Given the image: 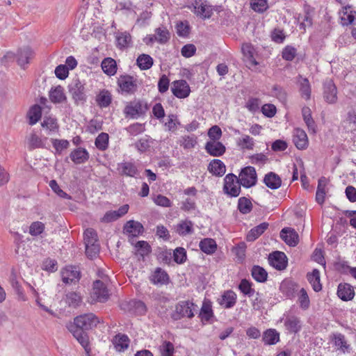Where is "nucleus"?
Masks as SVG:
<instances>
[{"instance_id":"nucleus-1","label":"nucleus","mask_w":356,"mask_h":356,"mask_svg":"<svg viewBox=\"0 0 356 356\" xmlns=\"http://www.w3.org/2000/svg\"><path fill=\"white\" fill-rule=\"evenodd\" d=\"M108 277H102V280H96L93 283L91 293L92 301L104 302L109 298V292L107 289Z\"/></svg>"},{"instance_id":"nucleus-2","label":"nucleus","mask_w":356,"mask_h":356,"mask_svg":"<svg viewBox=\"0 0 356 356\" xmlns=\"http://www.w3.org/2000/svg\"><path fill=\"white\" fill-rule=\"evenodd\" d=\"M240 181L234 174H228L224 179L223 191L230 197H238L241 193Z\"/></svg>"},{"instance_id":"nucleus-3","label":"nucleus","mask_w":356,"mask_h":356,"mask_svg":"<svg viewBox=\"0 0 356 356\" xmlns=\"http://www.w3.org/2000/svg\"><path fill=\"white\" fill-rule=\"evenodd\" d=\"M99 323L98 317L92 313L82 314L74 319V323L76 326L86 330L95 327Z\"/></svg>"},{"instance_id":"nucleus-4","label":"nucleus","mask_w":356,"mask_h":356,"mask_svg":"<svg viewBox=\"0 0 356 356\" xmlns=\"http://www.w3.org/2000/svg\"><path fill=\"white\" fill-rule=\"evenodd\" d=\"M240 184L245 188H250L257 183V176L254 167L247 166L243 168L238 177Z\"/></svg>"},{"instance_id":"nucleus-5","label":"nucleus","mask_w":356,"mask_h":356,"mask_svg":"<svg viewBox=\"0 0 356 356\" xmlns=\"http://www.w3.org/2000/svg\"><path fill=\"white\" fill-rule=\"evenodd\" d=\"M68 88L70 93L76 103L83 102L86 100L84 84L79 79H73Z\"/></svg>"},{"instance_id":"nucleus-6","label":"nucleus","mask_w":356,"mask_h":356,"mask_svg":"<svg viewBox=\"0 0 356 356\" xmlns=\"http://www.w3.org/2000/svg\"><path fill=\"white\" fill-rule=\"evenodd\" d=\"M147 110V106L146 104H144L140 101H135L130 102L126 106L124 113L126 117H130L135 119L143 115Z\"/></svg>"},{"instance_id":"nucleus-7","label":"nucleus","mask_w":356,"mask_h":356,"mask_svg":"<svg viewBox=\"0 0 356 356\" xmlns=\"http://www.w3.org/2000/svg\"><path fill=\"white\" fill-rule=\"evenodd\" d=\"M196 307L197 306L190 301L179 302L176 305V314L175 318L179 319L184 317H187L189 318H193L194 316L193 311L195 309Z\"/></svg>"},{"instance_id":"nucleus-8","label":"nucleus","mask_w":356,"mask_h":356,"mask_svg":"<svg viewBox=\"0 0 356 356\" xmlns=\"http://www.w3.org/2000/svg\"><path fill=\"white\" fill-rule=\"evenodd\" d=\"M268 261L273 268L282 270L287 266V258L284 252L276 251L269 254Z\"/></svg>"},{"instance_id":"nucleus-9","label":"nucleus","mask_w":356,"mask_h":356,"mask_svg":"<svg viewBox=\"0 0 356 356\" xmlns=\"http://www.w3.org/2000/svg\"><path fill=\"white\" fill-rule=\"evenodd\" d=\"M172 92L177 98L187 97L191 92L189 85L185 80H178L172 83Z\"/></svg>"},{"instance_id":"nucleus-10","label":"nucleus","mask_w":356,"mask_h":356,"mask_svg":"<svg viewBox=\"0 0 356 356\" xmlns=\"http://www.w3.org/2000/svg\"><path fill=\"white\" fill-rule=\"evenodd\" d=\"M68 330L72 333L73 336L79 341V343L88 351V347L89 345L88 336L85 332L86 330L81 329L76 326L74 323L70 324L67 326Z\"/></svg>"},{"instance_id":"nucleus-11","label":"nucleus","mask_w":356,"mask_h":356,"mask_svg":"<svg viewBox=\"0 0 356 356\" xmlns=\"http://www.w3.org/2000/svg\"><path fill=\"white\" fill-rule=\"evenodd\" d=\"M61 276L65 284L76 283L80 279V272L75 266H67L62 270Z\"/></svg>"},{"instance_id":"nucleus-12","label":"nucleus","mask_w":356,"mask_h":356,"mask_svg":"<svg viewBox=\"0 0 356 356\" xmlns=\"http://www.w3.org/2000/svg\"><path fill=\"white\" fill-rule=\"evenodd\" d=\"M293 142L298 149H305L309 145V140L305 131L301 129H295L293 133Z\"/></svg>"},{"instance_id":"nucleus-13","label":"nucleus","mask_w":356,"mask_h":356,"mask_svg":"<svg viewBox=\"0 0 356 356\" xmlns=\"http://www.w3.org/2000/svg\"><path fill=\"white\" fill-rule=\"evenodd\" d=\"M323 97L328 104H335L337 101V90L332 80L324 83Z\"/></svg>"},{"instance_id":"nucleus-14","label":"nucleus","mask_w":356,"mask_h":356,"mask_svg":"<svg viewBox=\"0 0 356 356\" xmlns=\"http://www.w3.org/2000/svg\"><path fill=\"white\" fill-rule=\"evenodd\" d=\"M280 238L289 246L295 247L298 245L299 237L295 229L284 227L280 232Z\"/></svg>"},{"instance_id":"nucleus-15","label":"nucleus","mask_w":356,"mask_h":356,"mask_svg":"<svg viewBox=\"0 0 356 356\" xmlns=\"http://www.w3.org/2000/svg\"><path fill=\"white\" fill-rule=\"evenodd\" d=\"M205 149L211 156H220L225 152L226 149L222 143L209 140L206 143Z\"/></svg>"},{"instance_id":"nucleus-16","label":"nucleus","mask_w":356,"mask_h":356,"mask_svg":"<svg viewBox=\"0 0 356 356\" xmlns=\"http://www.w3.org/2000/svg\"><path fill=\"white\" fill-rule=\"evenodd\" d=\"M337 295L343 301L350 300L354 298L353 288L348 284L341 283L338 286Z\"/></svg>"},{"instance_id":"nucleus-17","label":"nucleus","mask_w":356,"mask_h":356,"mask_svg":"<svg viewBox=\"0 0 356 356\" xmlns=\"http://www.w3.org/2000/svg\"><path fill=\"white\" fill-rule=\"evenodd\" d=\"M33 54L32 49L28 47L19 49L17 54V62L18 65L22 67H24L33 57Z\"/></svg>"},{"instance_id":"nucleus-18","label":"nucleus","mask_w":356,"mask_h":356,"mask_svg":"<svg viewBox=\"0 0 356 356\" xmlns=\"http://www.w3.org/2000/svg\"><path fill=\"white\" fill-rule=\"evenodd\" d=\"M149 280L154 284L163 285L168 282L169 277L165 270L161 268H157L149 277Z\"/></svg>"},{"instance_id":"nucleus-19","label":"nucleus","mask_w":356,"mask_h":356,"mask_svg":"<svg viewBox=\"0 0 356 356\" xmlns=\"http://www.w3.org/2000/svg\"><path fill=\"white\" fill-rule=\"evenodd\" d=\"M331 339L334 345L343 353L350 352V346L348 343L345 336L341 333H333Z\"/></svg>"},{"instance_id":"nucleus-20","label":"nucleus","mask_w":356,"mask_h":356,"mask_svg":"<svg viewBox=\"0 0 356 356\" xmlns=\"http://www.w3.org/2000/svg\"><path fill=\"white\" fill-rule=\"evenodd\" d=\"M264 182L267 187L273 190L279 188L282 185V179L280 176L273 172L265 175Z\"/></svg>"},{"instance_id":"nucleus-21","label":"nucleus","mask_w":356,"mask_h":356,"mask_svg":"<svg viewBox=\"0 0 356 356\" xmlns=\"http://www.w3.org/2000/svg\"><path fill=\"white\" fill-rule=\"evenodd\" d=\"M70 156L75 164H81L88 160L89 154L86 149L79 147L73 150Z\"/></svg>"},{"instance_id":"nucleus-22","label":"nucleus","mask_w":356,"mask_h":356,"mask_svg":"<svg viewBox=\"0 0 356 356\" xmlns=\"http://www.w3.org/2000/svg\"><path fill=\"white\" fill-rule=\"evenodd\" d=\"M130 340L129 337L122 334H117L113 339V344L118 352H123L128 348Z\"/></svg>"},{"instance_id":"nucleus-23","label":"nucleus","mask_w":356,"mask_h":356,"mask_svg":"<svg viewBox=\"0 0 356 356\" xmlns=\"http://www.w3.org/2000/svg\"><path fill=\"white\" fill-rule=\"evenodd\" d=\"M124 232L131 236H137L143 231L141 223L134 220L128 221L124 227Z\"/></svg>"},{"instance_id":"nucleus-24","label":"nucleus","mask_w":356,"mask_h":356,"mask_svg":"<svg viewBox=\"0 0 356 356\" xmlns=\"http://www.w3.org/2000/svg\"><path fill=\"white\" fill-rule=\"evenodd\" d=\"M208 170L216 176L222 177L226 172V168L222 161L213 159L209 164Z\"/></svg>"},{"instance_id":"nucleus-25","label":"nucleus","mask_w":356,"mask_h":356,"mask_svg":"<svg viewBox=\"0 0 356 356\" xmlns=\"http://www.w3.org/2000/svg\"><path fill=\"white\" fill-rule=\"evenodd\" d=\"M236 302V294L232 291H227L222 296L219 303L226 309L232 308Z\"/></svg>"},{"instance_id":"nucleus-26","label":"nucleus","mask_w":356,"mask_h":356,"mask_svg":"<svg viewBox=\"0 0 356 356\" xmlns=\"http://www.w3.org/2000/svg\"><path fill=\"white\" fill-rule=\"evenodd\" d=\"M284 326L289 332L296 333L301 329L300 321L295 316H288L284 321Z\"/></svg>"},{"instance_id":"nucleus-27","label":"nucleus","mask_w":356,"mask_h":356,"mask_svg":"<svg viewBox=\"0 0 356 356\" xmlns=\"http://www.w3.org/2000/svg\"><path fill=\"white\" fill-rule=\"evenodd\" d=\"M121 90L126 92H134L136 90V81L131 76H125L119 81Z\"/></svg>"},{"instance_id":"nucleus-28","label":"nucleus","mask_w":356,"mask_h":356,"mask_svg":"<svg viewBox=\"0 0 356 356\" xmlns=\"http://www.w3.org/2000/svg\"><path fill=\"white\" fill-rule=\"evenodd\" d=\"M118 170L120 175L129 177H134L138 172V170L134 164L129 162L119 163Z\"/></svg>"},{"instance_id":"nucleus-29","label":"nucleus","mask_w":356,"mask_h":356,"mask_svg":"<svg viewBox=\"0 0 356 356\" xmlns=\"http://www.w3.org/2000/svg\"><path fill=\"white\" fill-rule=\"evenodd\" d=\"M268 222H262L250 230L247 235L248 241H254L260 236L268 227Z\"/></svg>"},{"instance_id":"nucleus-30","label":"nucleus","mask_w":356,"mask_h":356,"mask_svg":"<svg viewBox=\"0 0 356 356\" xmlns=\"http://www.w3.org/2000/svg\"><path fill=\"white\" fill-rule=\"evenodd\" d=\"M194 8L195 14L202 19L209 18L213 14V10L211 6L202 3H199L196 2Z\"/></svg>"},{"instance_id":"nucleus-31","label":"nucleus","mask_w":356,"mask_h":356,"mask_svg":"<svg viewBox=\"0 0 356 356\" xmlns=\"http://www.w3.org/2000/svg\"><path fill=\"white\" fill-rule=\"evenodd\" d=\"M262 340L266 345H274L280 341V334L275 329H268L263 333Z\"/></svg>"},{"instance_id":"nucleus-32","label":"nucleus","mask_w":356,"mask_h":356,"mask_svg":"<svg viewBox=\"0 0 356 356\" xmlns=\"http://www.w3.org/2000/svg\"><path fill=\"white\" fill-rule=\"evenodd\" d=\"M49 98L54 103L63 102L66 99L63 88L60 86H58L52 88L49 92Z\"/></svg>"},{"instance_id":"nucleus-33","label":"nucleus","mask_w":356,"mask_h":356,"mask_svg":"<svg viewBox=\"0 0 356 356\" xmlns=\"http://www.w3.org/2000/svg\"><path fill=\"white\" fill-rule=\"evenodd\" d=\"M102 69L108 76L114 75L117 71V65L114 59L111 58H104L102 62Z\"/></svg>"},{"instance_id":"nucleus-34","label":"nucleus","mask_w":356,"mask_h":356,"mask_svg":"<svg viewBox=\"0 0 356 356\" xmlns=\"http://www.w3.org/2000/svg\"><path fill=\"white\" fill-rule=\"evenodd\" d=\"M176 232L181 236H186L193 232V223L188 220L181 221L176 227Z\"/></svg>"},{"instance_id":"nucleus-35","label":"nucleus","mask_w":356,"mask_h":356,"mask_svg":"<svg viewBox=\"0 0 356 356\" xmlns=\"http://www.w3.org/2000/svg\"><path fill=\"white\" fill-rule=\"evenodd\" d=\"M298 83L300 85V92L301 97L306 100H309L311 97V86L308 79L300 76Z\"/></svg>"},{"instance_id":"nucleus-36","label":"nucleus","mask_w":356,"mask_h":356,"mask_svg":"<svg viewBox=\"0 0 356 356\" xmlns=\"http://www.w3.org/2000/svg\"><path fill=\"white\" fill-rule=\"evenodd\" d=\"M307 277L315 291L318 292L322 289V285L320 282V272L318 270L314 269L311 273L307 274Z\"/></svg>"},{"instance_id":"nucleus-37","label":"nucleus","mask_w":356,"mask_h":356,"mask_svg":"<svg viewBox=\"0 0 356 356\" xmlns=\"http://www.w3.org/2000/svg\"><path fill=\"white\" fill-rule=\"evenodd\" d=\"M241 51L243 56L247 58L250 63L252 65H258L254 58L255 50L254 47L250 43H245L242 45Z\"/></svg>"},{"instance_id":"nucleus-38","label":"nucleus","mask_w":356,"mask_h":356,"mask_svg":"<svg viewBox=\"0 0 356 356\" xmlns=\"http://www.w3.org/2000/svg\"><path fill=\"white\" fill-rule=\"evenodd\" d=\"M200 250L206 254H213L216 248V241L212 238H204L200 242Z\"/></svg>"},{"instance_id":"nucleus-39","label":"nucleus","mask_w":356,"mask_h":356,"mask_svg":"<svg viewBox=\"0 0 356 356\" xmlns=\"http://www.w3.org/2000/svg\"><path fill=\"white\" fill-rule=\"evenodd\" d=\"M136 63L140 70H147L152 67L154 62L149 55L143 54L138 57Z\"/></svg>"},{"instance_id":"nucleus-40","label":"nucleus","mask_w":356,"mask_h":356,"mask_svg":"<svg viewBox=\"0 0 356 356\" xmlns=\"http://www.w3.org/2000/svg\"><path fill=\"white\" fill-rule=\"evenodd\" d=\"M179 145L184 149H191L197 145V137L195 135H184L179 139Z\"/></svg>"},{"instance_id":"nucleus-41","label":"nucleus","mask_w":356,"mask_h":356,"mask_svg":"<svg viewBox=\"0 0 356 356\" xmlns=\"http://www.w3.org/2000/svg\"><path fill=\"white\" fill-rule=\"evenodd\" d=\"M343 15L341 16V24L343 26H348L352 24L355 20V13L351 10V7L348 6L343 8L342 10Z\"/></svg>"},{"instance_id":"nucleus-42","label":"nucleus","mask_w":356,"mask_h":356,"mask_svg":"<svg viewBox=\"0 0 356 356\" xmlns=\"http://www.w3.org/2000/svg\"><path fill=\"white\" fill-rule=\"evenodd\" d=\"M66 303L72 307H77L82 302V297L76 292H69L65 296Z\"/></svg>"},{"instance_id":"nucleus-43","label":"nucleus","mask_w":356,"mask_h":356,"mask_svg":"<svg viewBox=\"0 0 356 356\" xmlns=\"http://www.w3.org/2000/svg\"><path fill=\"white\" fill-rule=\"evenodd\" d=\"M28 148L31 150L44 147L41 138L35 133L31 134L27 138Z\"/></svg>"},{"instance_id":"nucleus-44","label":"nucleus","mask_w":356,"mask_h":356,"mask_svg":"<svg viewBox=\"0 0 356 356\" xmlns=\"http://www.w3.org/2000/svg\"><path fill=\"white\" fill-rule=\"evenodd\" d=\"M251 273L252 277L257 282H264L267 280L268 273L266 270L259 266H254Z\"/></svg>"},{"instance_id":"nucleus-45","label":"nucleus","mask_w":356,"mask_h":356,"mask_svg":"<svg viewBox=\"0 0 356 356\" xmlns=\"http://www.w3.org/2000/svg\"><path fill=\"white\" fill-rule=\"evenodd\" d=\"M28 115H29V124L31 125H33V124H36L41 118V115H42L41 107L37 104L33 106L30 108Z\"/></svg>"},{"instance_id":"nucleus-46","label":"nucleus","mask_w":356,"mask_h":356,"mask_svg":"<svg viewBox=\"0 0 356 356\" xmlns=\"http://www.w3.org/2000/svg\"><path fill=\"white\" fill-rule=\"evenodd\" d=\"M303 120L308 129L315 133V122L312 117V111L309 107L305 106L302 109Z\"/></svg>"},{"instance_id":"nucleus-47","label":"nucleus","mask_w":356,"mask_h":356,"mask_svg":"<svg viewBox=\"0 0 356 356\" xmlns=\"http://www.w3.org/2000/svg\"><path fill=\"white\" fill-rule=\"evenodd\" d=\"M96 101L100 107H107L111 102V93L107 90H102L97 96Z\"/></svg>"},{"instance_id":"nucleus-48","label":"nucleus","mask_w":356,"mask_h":356,"mask_svg":"<svg viewBox=\"0 0 356 356\" xmlns=\"http://www.w3.org/2000/svg\"><path fill=\"white\" fill-rule=\"evenodd\" d=\"M252 209L251 201L245 197H242L238 201V209L243 214L249 213Z\"/></svg>"},{"instance_id":"nucleus-49","label":"nucleus","mask_w":356,"mask_h":356,"mask_svg":"<svg viewBox=\"0 0 356 356\" xmlns=\"http://www.w3.org/2000/svg\"><path fill=\"white\" fill-rule=\"evenodd\" d=\"M52 145L56 150V154H61L62 151L66 149L70 146V143L67 140L64 139H52Z\"/></svg>"},{"instance_id":"nucleus-50","label":"nucleus","mask_w":356,"mask_h":356,"mask_svg":"<svg viewBox=\"0 0 356 356\" xmlns=\"http://www.w3.org/2000/svg\"><path fill=\"white\" fill-rule=\"evenodd\" d=\"M10 280L13 288L15 290L19 298L22 300H25L24 295L23 293L22 287L17 280V275L14 271H12L11 273Z\"/></svg>"},{"instance_id":"nucleus-51","label":"nucleus","mask_w":356,"mask_h":356,"mask_svg":"<svg viewBox=\"0 0 356 356\" xmlns=\"http://www.w3.org/2000/svg\"><path fill=\"white\" fill-rule=\"evenodd\" d=\"M108 145V134L101 133L95 140V145L100 150H105Z\"/></svg>"},{"instance_id":"nucleus-52","label":"nucleus","mask_w":356,"mask_h":356,"mask_svg":"<svg viewBox=\"0 0 356 356\" xmlns=\"http://www.w3.org/2000/svg\"><path fill=\"white\" fill-rule=\"evenodd\" d=\"M84 243L90 245L97 243V235L95 229L88 228L85 231Z\"/></svg>"},{"instance_id":"nucleus-53","label":"nucleus","mask_w":356,"mask_h":356,"mask_svg":"<svg viewBox=\"0 0 356 356\" xmlns=\"http://www.w3.org/2000/svg\"><path fill=\"white\" fill-rule=\"evenodd\" d=\"M238 288L244 295L248 297L252 296L254 293V290L252 288L251 283L245 279L241 281Z\"/></svg>"},{"instance_id":"nucleus-54","label":"nucleus","mask_w":356,"mask_h":356,"mask_svg":"<svg viewBox=\"0 0 356 356\" xmlns=\"http://www.w3.org/2000/svg\"><path fill=\"white\" fill-rule=\"evenodd\" d=\"M129 305L136 314L143 315L146 312V306L145 303L140 300H131Z\"/></svg>"},{"instance_id":"nucleus-55","label":"nucleus","mask_w":356,"mask_h":356,"mask_svg":"<svg viewBox=\"0 0 356 356\" xmlns=\"http://www.w3.org/2000/svg\"><path fill=\"white\" fill-rule=\"evenodd\" d=\"M251 8L258 13H263L268 8L267 0H252Z\"/></svg>"},{"instance_id":"nucleus-56","label":"nucleus","mask_w":356,"mask_h":356,"mask_svg":"<svg viewBox=\"0 0 356 356\" xmlns=\"http://www.w3.org/2000/svg\"><path fill=\"white\" fill-rule=\"evenodd\" d=\"M238 145L243 149H252L254 143L252 138L244 135L241 139H239Z\"/></svg>"},{"instance_id":"nucleus-57","label":"nucleus","mask_w":356,"mask_h":356,"mask_svg":"<svg viewBox=\"0 0 356 356\" xmlns=\"http://www.w3.org/2000/svg\"><path fill=\"white\" fill-rule=\"evenodd\" d=\"M44 225L39 221L33 222L29 227V233L32 236H38L43 232Z\"/></svg>"},{"instance_id":"nucleus-58","label":"nucleus","mask_w":356,"mask_h":356,"mask_svg":"<svg viewBox=\"0 0 356 356\" xmlns=\"http://www.w3.org/2000/svg\"><path fill=\"white\" fill-rule=\"evenodd\" d=\"M131 40V35L127 32L120 33L117 37L118 44L121 48L127 47L129 45Z\"/></svg>"},{"instance_id":"nucleus-59","label":"nucleus","mask_w":356,"mask_h":356,"mask_svg":"<svg viewBox=\"0 0 356 356\" xmlns=\"http://www.w3.org/2000/svg\"><path fill=\"white\" fill-rule=\"evenodd\" d=\"M127 131L131 136H137L145 131V127L140 123H134L126 128Z\"/></svg>"},{"instance_id":"nucleus-60","label":"nucleus","mask_w":356,"mask_h":356,"mask_svg":"<svg viewBox=\"0 0 356 356\" xmlns=\"http://www.w3.org/2000/svg\"><path fill=\"white\" fill-rule=\"evenodd\" d=\"M296 54L297 50L292 46H286L282 51V58L288 61L293 60Z\"/></svg>"},{"instance_id":"nucleus-61","label":"nucleus","mask_w":356,"mask_h":356,"mask_svg":"<svg viewBox=\"0 0 356 356\" xmlns=\"http://www.w3.org/2000/svg\"><path fill=\"white\" fill-rule=\"evenodd\" d=\"M174 261L177 264H183L186 259V252L183 248H177L173 254Z\"/></svg>"},{"instance_id":"nucleus-62","label":"nucleus","mask_w":356,"mask_h":356,"mask_svg":"<svg viewBox=\"0 0 356 356\" xmlns=\"http://www.w3.org/2000/svg\"><path fill=\"white\" fill-rule=\"evenodd\" d=\"M169 38V32L166 29L158 28L156 29L155 39L160 43L167 42Z\"/></svg>"},{"instance_id":"nucleus-63","label":"nucleus","mask_w":356,"mask_h":356,"mask_svg":"<svg viewBox=\"0 0 356 356\" xmlns=\"http://www.w3.org/2000/svg\"><path fill=\"white\" fill-rule=\"evenodd\" d=\"M153 202L158 206L163 207H170L172 202L167 197L163 195H157L153 198Z\"/></svg>"},{"instance_id":"nucleus-64","label":"nucleus","mask_w":356,"mask_h":356,"mask_svg":"<svg viewBox=\"0 0 356 356\" xmlns=\"http://www.w3.org/2000/svg\"><path fill=\"white\" fill-rule=\"evenodd\" d=\"M41 125L49 131H55L58 127L56 120L51 117L45 118Z\"/></svg>"}]
</instances>
